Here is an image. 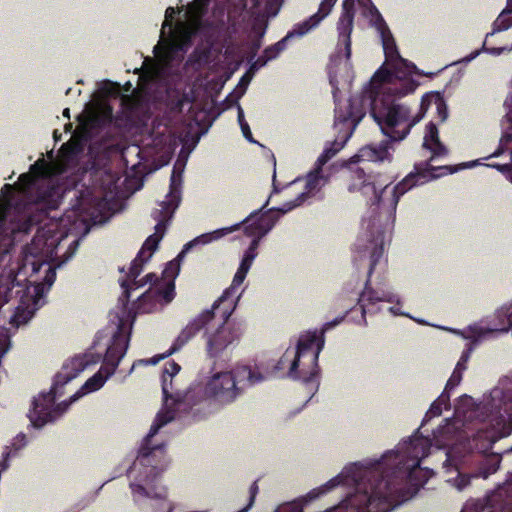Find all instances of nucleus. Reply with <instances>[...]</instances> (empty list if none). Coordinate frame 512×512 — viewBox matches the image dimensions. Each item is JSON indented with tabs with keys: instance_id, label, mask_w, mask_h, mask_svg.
<instances>
[{
	"instance_id": "f257e3e1",
	"label": "nucleus",
	"mask_w": 512,
	"mask_h": 512,
	"mask_svg": "<svg viewBox=\"0 0 512 512\" xmlns=\"http://www.w3.org/2000/svg\"><path fill=\"white\" fill-rule=\"evenodd\" d=\"M354 21L359 26L368 23L376 29L385 61L365 86L362 95L353 96L346 105L350 111L360 107L365 112L369 110L371 117L389 140L362 147L346 164L352 166L365 161L390 163L394 152L392 143L404 140L412 127L423 118V113L414 111L407 102L395 101L396 98L407 96L416 90V66L400 56L389 27L371 0H343L337 22V53L329 66V81L336 101L337 93L348 89L353 79L350 36Z\"/></svg>"
},
{
	"instance_id": "f03ea898",
	"label": "nucleus",
	"mask_w": 512,
	"mask_h": 512,
	"mask_svg": "<svg viewBox=\"0 0 512 512\" xmlns=\"http://www.w3.org/2000/svg\"><path fill=\"white\" fill-rule=\"evenodd\" d=\"M512 432V375L499 379L495 387L482 396L480 402L469 395L460 396L454 407L452 418L444 419L432 432V439L424 437L416 431L412 436L400 441L392 450H396L401 443L409 447L423 444V453H416L409 449L405 453L400 469H405L411 458L417 455V468L428 472V476L417 490L424 487L433 476L431 469L421 466L422 460L431 453L432 447L446 448L443 468L448 474L446 482L461 492L470 485V476L460 472V464L473 452L485 453L499 439L507 437Z\"/></svg>"
},
{
	"instance_id": "7ed1b4c3",
	"label": "nucleus",
	"mask_w": 512,
	"mask_h": 512,
	"mask_svg": "<svg viewBox=\"0 0 512 512\" xmlns=\"http://www.w3.org/2000/svg\"><path fill=\"white\" fill-rule=\"evenodd\" d=\"M179 364L166 362L161 376L163 406L141 446L138 456L127 468L129 487L133 499L145 512H185L182 505L166 498V489L159 483L160 474L167 468L169 458L163 444L153 441L159 430L168 423L180 419H192V401L187 399L189 388L183 384Z\"/></svg>"
},
{
	"instance_id": "20e7f679",
	"label": "nucleus",
	"mask_w": 512,
	"mask_h": 512,
	"mask_svg": "<svg viewBox=\"0 0 512 512\" xmlns=\"http://www.w3.org/2000/svg\"><path fill=\"white\" fill-rule=\"evenodd\" d=\"M423 149L431 154L429 162L418 163L414 171L408 174L397 185L378 184L377 176L366 175L360 168L351 169V184L348 189L350 192L359 191L363 196L372 201L380 210L379 216L369 220H363V229L365 230L358 239L357 247L370 252L371 267L379 262L384 253V246L388 236V230L394 221L398 201L402 195L417 185L427 183L436 179L444 173H453L448 166H433L430 162L441 158L447 154V149L439 141L438 129L433 123L426 126L424 135Z\"/></svg>"
},
{
	"instance_id": "39448f33",
	"label": "nucleus",
	"mask_w": 512,
	"mask_h": 512,
	"mask_svg": "<svg viewBox=\"0 0 512 512\" xmlns=\"http://www.w3.org/2000/svg\"><path fill=\"white\" fill-rule=\"evenodd\" d=\"M185 169V162L177 160L174 164L170 179L169 192L165 200L161 201L152 212V217L157 221L155 232L144 242L136 258L131 262L127 279L121 281L123 297L129 300L131 293L137 289L148 286L147 290L138 296L135 309L140 313H151L162 309L172 302L175 297L174 280L180 272V261L184 257L177 256L170 261L162 272L159 280L155 274L149 273L141 279L140 275L143 265L152 257L162 240L166 224L172 218L181 201L182 175Z\"/></svg>"
},
{
	"instance_id": "423d86ee",
	"label": "nucleus",
	"mask_w": 512,
	"mask_h": 512,
	"mask_svg": "<svg viewBox=\"0 0 512 512\" xmlns=\"http://www.w3.org/2000/svg\"><path fill=\"white\" fill-rule=\"evenodd\" d=\"M272 225L271 221L264 218L258 228H248L247 231L250 235H254V240L244 251L230 287L223 292L210 309L203 310L187 323L174 342V351L182 348L201 331L204 332L203 338L207 354L213 358L220 356L239 341L240 331L229 324L228 319L241 297L240 286L258 255L260 241L272 230Z\"/></svg>"
},
{
	"instance_id": "0eeeda50",
	"label": "nucleus",
	"mask_w": 512,
	"mask_h": 512,
	"mask_svg": "<svg viewBox=\"0 0 512 512\" xmlns=\"http://www.w3.org/2000/svg\"><path fill=\"white\" fill-rule=\"evenodd\" d=\"M265 377L247 365L230 369L214 367L189 387L187 399L192 401V419L207 417L218 408L234 403L244 389L262 382Z\"/></svg>"
},
{
	"instance_id": "6e6552de",
	"label": "nucleus",
	"mask_w": 512,
	"mask_h": 512,
	"mask_svg": "<svg viewBox=\"0 0 512 512\" xmlns=\"http://www.w3.org/2000/svg\"><path fill=\"white\" fill-rule=\"evenodd\" d=\"M88 355H80L67 360L56 374L49 392L40 393L34 398L28 418L35 428L56 421L68 409L69 401L57 402L67 391L74 380L89 365Z\"/></svg>"
},
{
	"instance_id": "1a4fd4ad",
	"label": "nucleus",
	"mask_w": 512,
	"mask_h": 512,
	"mask_svg": "<svg viewBox=\"0 0 512 512\" xmlns=\"http://www.w3.org/2000/svg\"><path fill=\"white\" fill-rule=\"evenodd\" d=\"M324 339L316 332L301 334L295 346H289L279 359L276 370L291 379L303 381L310 391L319 387V354Z\"/></svg>"
},
{
	"instance_id": "9d476101",
	"label": "nucleus",
	"mask_w": 512,
	"mask_h": 512,
	"mask_svg": "<svg viewBox=\"0 0 512 512\" xmlns=\"http://www.w3.org/2000/svg\"><path fill=\"white\" fill-rule=\"evenodd\" d=\"M134 319L135 315L126 312L125 309H123L121 316H117L116 330L113 332L111 341L106 349L102 366L79 390L71 395L70 403L77 401L84 395L98 391L114 374L121 359L127 352Z\"/></svg>"
},
{
	"instance_id": "9b49d317",
	"label": "nucleus",
	"mask_w": 512,
	"mask_h": 512,
	"mask_svg": "<svg viewBox=\"0 0 512 512\" xmlns=\"http://www.w3.org/2000/svg\"><path fill=\"white\" fill-rule=\"evenodd\" d=\"M335 103L334 126L338 132V136L333 143H330L324 148L321 155L317 158L315 165H317L318 168H323L324 165L344 147L358 123L365 115V109L363 107L350 111L346 103H341L338 98L337 101L335 100Z\"/></svg>"
},
{
	"instance_id": "f8f14e48",
	"label": "nucleus",
	"mask_w": 512,
	"mask_h": 512,
	"mask_svg": "<svg viewBox=\"0 0 512 512\" xmlns=\"http://www.w3.org/2000/svg\"><path fill=\"white\" fill-rule=\"evenodd\" d=\"M264 218H266V220H269L273 223L272 228L275 226V224L277 222V218H275L271 213L253 212L240 223H237V224H234V225H231L228 227L216 229L212 232L204 233V234L197 236L196 238H194L193 240H191L190 242H188L184 245L182 251L179 253V257H184L193 247H196L199 245H207L212 242L220 240L221 238L225 237L226 235L237 231L241 225L244 226V233L248 237L252 238V240H251V243H252L254 240V235H250L247 230H248V228H254V229L258 228L261 221Z\"/></svg>"
},
{
	"instance_id": "ddd939ff",
	"label": "nucleus",
	"mask_w": 512,
	"mask_h": 512,
	"mask_svg": "<svg viewBox=\"0 0 512 512\" xmlns=\"http://www.w3.org/2000/svg\"><path fill=\"white\" fill-rule=\"evenodd\" d=\"M172 131L167 125L157 124L151 134L144 140L143 149L138 150L143 160L159 161L161 165L168 163L174 149Z\"/></svg>"
},
{
	"instance_id": "4468645a",
	"label": "nucleus",
	"mask_w": 512,
	"mask_h": 512,
	"mask_svg": "<svg viewBox=\"0 0 512 512\" xmlns=\"http://www.w3.org/2000/svg\"><path fill=\"white\" fill-rule=\"evenodd\" d=\"M329 182V174L325 172V170L321 167L318 168L317 165L314 164V168L307 173L305 178L296 179L291 184V188H295L296 186L302 185L303 191H301L294 200L283 203L276 210L282 213H287L293 210L296 207L301 206L302 204L309 202L310 200L316 198L322 188Z\"/></svg>"
},
{
	"instance_id": "2eb2a0df",
	"label": "nucleus",
	"mask_w": 512,
	"mask_h": 512,
	"mask_svg": "<svg viewBox=\"0 0 512 512\" xmlns=\"http://www.w3.org/2000/svg\"><path fill=\"white\" fill-rule=\"evenodd\" d=\"M436 327L467 340V345H480L484 341L490 339L495 333H501L498 320H496L493 315L473 322L464 329H456L446 326Z\"/></svg>"
},
{
	"instance_id": "dca6fc26",
	"label": "nucleus",
	"mask_w": 512,
	"mask_h": 512,
	"mask_svg": "<svg viewBox=\"0 0 512 512\" xmlns=\"http://www.w3.org/2000/svg\"><path fill=\"white\" fill-rule=\"evenodd\" d=\"M499 157L508 158V162H504L502 164L491 163L485 165L491 168H495L501 173L505 174L507 179L512 183V131L509 130H507L506 132H502V135L499 140V145L493 153H491L487 157H483L468 162H463L452 171L456 172L461 169H471L478 165H484L483 161L485 160Z\"/></svg>"
},
{
	"instance_id": "f3484780",
	"label": "nucleus",
	"mask_w": 512,
	"mask_h": 512,
	"mask_svg": "<svg viewBox=\"0 0 512 512\" xmlns=\"http://www.w3.org/2000/svg\"><path fill=\"white\" fill-rule=\"evenodd\" d=\"M461 512H512V482L498 487L484 502H467Z\"/></svg>"
},
{
	"instance_id": "a211bd4d",
	"label": "nucleus",
	"mask_w": 512,
	"mask_h": 512,
	"mask_svg": "<svg viewBox=\"0 0 512 512\" xmlns=\"http://www.w3.org/2000/svg\"><path fill=\"white\" fill-rule=\"evenodd\" d=\"M378 303L388 304L386 310L393 316H405L414 319L403 310L404 303L396 293L391 291L377 292L370 288H365L359 297V304L363 314L375 312L373 306Z\"/></svg>"
},
{
	"instance_id": "6ab92c4d",
	"label": "nucleus",
	"mask_w": 512,
	"mask_h": 512,
	"mask_svg": "<svg viewBox=\"0 0 512 512\" xmlns=\"http://www.w3.org/2000/svg\"><path fill=\"white\" fill-rule=\"evenodd\" d=\"M84 129L91 133L94 129L105 127L112 121V108L104 100L88 102L80 115Z\"/></svg>"
},
{
	"instance_id": "aec40b11",
	"label": "nucleus",
	"mask_w": 512,
	"mask_h": 512,
	"mask_svg": "<svg viewBox=\"0 0 512 512\" xmlns=\"http://www.w3.org/2000/svg\"><path fill=\"white\" fill-rule=\"evenodd\" d=\"M336 1L337 0H323L320 4L318 12L312 15L310 18L295 24L292 30H290L286 34L285 40H288L289 42L294 38H301L308 34L311 30L317 27L324 18H326L330 14Z\"/></svg>"
},
{
	"instance_id": "412c9836",
	"label": "nucleus",
	"mask_w": 512,
	"mask_h": 512,
	"mask_svg": "<svg viewBox=\"0 0 512 512\" xmlns=\"http://www.w3.org/2000/svg\"><path fill=\"white\" fill-rule=\"evenodd\" d=\"M430 108H435L441 122H444L447 119V106L444 98L439 92H428L423 95L419 112L424 115Z\"/></svg>"
},
{
	"instance_id": "4be33fe9",
	"label": "nucleus",
	"mask_w": 512,
	"mask_h": 512,
	"mask_svg": "<svg viewBox=\"0 0 512 512\" xmlns=\"http://www.w3.org/2000/svg\"><path fill=\"white\" fill-rule=\"evenodd\" d=\"M493 317L498 320L501 333H507L512 330V300L501 305L493 313ZM512 376V372L504 377Z\"/></svg>"
},
{
	"instance_id": "5701e85b",
	"label": "nucleus",
	"mask_w": 512,
	"mask_h": 512,
	"mask_svg": "<svg viewBox=\"0 0 512 512\" xmlns=\"http://www.w3.org/2000/svg\"><path fill=\"white\" fill-rule=\"evenodd\" d=\"M450 407V393L442 392L441 395L431 404L429 410L426 412L422 425H425L432 418L438 417L444 410Z\"/></svg>"
},
{
	"instance_id": "b1692460",
	"label": "nucleus",
	"mask_w": 512,
	"mask_h": 512,
	"mask_svg": "<svg viewBox=\"0 0 512 512\" xmlns=\"http://www.w3.org/2000/svg\"><path fill=\"white\" fill-rule=\"evenodd\" d=\"M512 27V0H507V7L499 14L493 23V30L487 34L486 39L489 36L494 35L497 32L508 30Z\"/></svg>"
},
{
	"instance_id": "393cba45",
	"label": "nucleus",
	"mask_w": 512,
	"mask_h": 512,
	"mask_svg": "<svg viewBox=\"0 0 512 512\" xmlns=\"http://www.w3.org/2000/svg\"><path fill=\"white\" fill-rule=\"evenodd\" d=\"M504 115L501 120L502 132L512 131V93H508L504 103Z\"/></svg>"
},
{
	"instance_id": "a878e982",
	"label": "nucleus",
	"mask_w": 512,
	"mask_h": 512,
	"mask_svg": "<svg viewBox=\"0 0 512 512\" xmlns=\"http://www.w3.org/2000/svg\"><path fill=\"white\" fill-rule=\"evenodd\" d=\"M287 43L288 40H285V37L282 38L274 45L267 47L263 52V56L268 62L273 59H276L279 56V54L286 49Z\"/></svg>"
},
{
	"instance_id": "bb28decb",
	"label": "nucleus",
	"mask_w": 512,
	"mask_h": 512,
	"mask_svg": "<svg viewBox=\"0 0 512 512\" xmlns=\"http://www.w3.org/2000/svg\"><path fill=\"white\" fill-rule=\"evenodd\" d=\"M478 346L479 345H466V348L462 352L454 369L464 372L467 369V363L471 357V354Z\"/></svg>"
},
{
	"instance_id": "cd10ccee",
	"label": "nucleus",
	"mask_w": 512,
	"mask_h": 512,
	"mask_svg": "<svg viewBox=\"0 0 512 512\" xmlns=\"http://www.w3.org/2000/svg\"><path fill=\"white\" fill-rule=\"evenodd\" d=\"M112 146V143H108L106 141L101 143L99 146H96V142H93L89 147V153L93 158L100 159L102 155L108 153Z\"/></svg>"
},
{
	"instance_id": "c85d7f7f",
	"label": "nucleus",
	"mask_w": 512,
	"mask_h": 512,
	"mask_svg": "<svg viewBox=\"0 0 512 512\" xmlns=\"http://www.w3.org/2000/svg\"><path fill=\"white\" fill-rule=\"evenodd\" d=\"M253 77H254V74L251 73L249 70H247V72L241 77V79L235 89V94L238 98L242 97L245 94L246 89H247L248 85L250 84L251 80L253 79Z\"/></svg>"
},
{
	"instance_id": "c756f323",
	"label": "nucleus",
	"mask_w": 512,
	"mask_h": 512,
	"mask_svg": "<svg viewBox=\"0 0 512 512\" xmlns=\"http://www.w3.org/2000/svg\"><path fill=\"white\" fill-rule=\"evenodd\" d=\"M463 373L464 372H462V371L454 369L450 378L448 379V381L446 383V386H445V389L443 392L450 393L451 390H453L455 387H457L460 384V382L462 381Z\"/></svg>"
},
{
	"instance_id": "7c9ffc66",
	"label": "nucleus",
	"mask_w": 512,
	"mask_h": 512,
	"mask_svg": "<svg viewBox=\"0 0 512 512\" xmlns=\"http://www.w3.org/2000/svg\"><path fill=\"white\" fill-rule=\"evenodd\" d=\"M100 90L104 95L107 96L120 95L121 85L117 82L106 81L102 84Z\"/></svg>"
},
{
	"instance_id": "2f4dec72",
	"label": "nucleus",
	"mask_w": 512,
	"mask_h": 512,
	"mask_svg": "<svg viewBox=\"0 0 512 512\" xmlns=\"http://www.w3.org/2000/svg\"><path fill=\"white\" fill-rule=\"evenodd\" d=\"M165 357V355H156V356H153L149 359H139L137 361H135L131 367V369L129 370V373L128 374H131L135 368L139 367V366H147V365H156L158 364L163 358Z\"/></svg>"
},
{
	"instance_id": "473e14b6",
	"label": "nucleus",
	"mask_w": 512,
	"mask_h": 512,
	"mask_svg": "<svg viewBox=\"0 0 512 512\" xmlns=\"http://www.w3.org/2000/svg\"><path fill=\"white\" fill-rule=\"evenodd\" d=\"M511 50H512V46L510 48L509 47H491V48H488L484 44L482 49H481V52H485V53H488V54L493 55V56H499L502 53L509 52Z\"/></svg>"
},
{
	"instance_id": "72a5a7b5",
	"label": "nucleus",
	"mask_w": 512,
	"mask_h": 512,
	"mask_svg": "<svg viewBox=\"0 0 512 512\" xmlns=\"http://www.w3.org/2000/svg\"><path fill=\"white\" fill-rule=\"evenodd\" d=\"M268 61L265 59L263 55L258 57L254 62L250 64L249 71L255 75V73L262 67H264Z\"/></svg>"
},
{
	"instance_id": "f704fd0d",
	"label": "nucleus",
	"mask_w": 512,
	"mask_h": 512,
	"mask_svg": "<svg viewBox=\"0 0 512 512\" xmlns=\"http://www.w3.org/2000/svg\"><path fill=\"white\" fill-rule=\"evenodd\" d=\"M343 320V317H339V318H336L334 319L333 321L331 322H327L324 324L323 328H322V331L321 332H318V331H315L317 334H321L322 337L324 338V333L328 330H330L331 328L339 325Z\"/></svg>"
},
{
	"instance_id": "c9c22d12",
	"label": "nucleus",
	"mask_w": 512,
	"mask_h": 512,
	"mask_svg": "<svg viewBox=\"0 0 512 512\" xmlns=\"http://www.w3.org/2000/svg\"><path fill=\"white\" fill-rule=\"evenodd\" d=\"M240 128H241V131H242V134H243L244 138L247 141H249L250 143H257L253 139V137H252V133H251V130H250V127H249L248 123H243Z\"/></svg>"
},
{
	"instance_id": "e433bc0d",
	"label": "nucleus",
	"mask_w": 512,
	"mask_h": 512,
	"mask_svg": "<svg viewBox=\"0 0 512 512\" xmlns=\"http://www.w3.org/2000/svg\"><path fill=\"white\" fill-rule=\"evenodd\" d=\"M26 444H27V437L23 433L18 434L15 437L14 442H13V446L16 449H20L21 447L25 446Z\"/></svg>"
},
{
	"instance_id": "4c0bfd02",
	"label": "nucleus",
	"mask_w": 512,
	"mask_h": 512,
	"mask_svg": "<svg viewBox=\"0 0 512 512\" xmlns=\"http://www.w3.org/2000/svg\"><path fill=\"white\" fill-rule=\"evenodd\" d=\"M480 53H481V50L473 51L469 55L465 56L464 58L460 59L457 62H454L453 64L455 65L458 63H469V62L473 61Z\"/></svg>"
},
{
	"instance_id": "58836bf2",
	"label": "nucleus",
	"mask_w": 512,
	"mask_h": 512,
	"mask_svg": "<svg viewBox=\"0 0 512 512\" xmlns=\"http://www.w3.org/2000/svg\"><path fill=\"white\" fill-rule=\"evenodd\" d=\"M237 119H238V123L240 125V127L242 126L243 123H247L245 121V118H244V112L242 110L241 107H238V116H237Z\"/></svg>"
},
{
	"instance_id": "ea45409f",
	"label": "nucleus",
	"mask_w": 512,
	"mask_h": 512,
	"mask_svg": "<svg viewBox=\"0 0 512 512\" xmlns=\"http://www.w3.org/2000/svg\"><path fill=\"white\" fill-rule=\"evenodd\" d=\"M7 260H9V254H8V252L6 251V252H4L3 254H1V256H0V267H2V266H3V264H4Z\"/></svg>"
},
{
	"instance_id": "a19ab883",
	"label": "nucleus",
	"mask_w": 512,
	"mask_h": 512,
	"mask_svg": "<svg viewBox=\"0 0 512 512\" xmlns=\"http://www.w3.org/2000/svg\"><path fill=\"white\" fill-rule=\"evenodd\" d=\"M63 115H64L65 117H67V118H69V117H70V114H69V108L64 109V111H63Z\"/></svg>"
},
{
	"instance_id": "79ce46f5",
	"label": "nucleus",
	"mask_w": 512,
	"mask_h": 512,
	"mask_svg": "<svg viewBox=\"0 0 512 512\" xmlns=\"http://www.w3.org/2000/svg\"><path fill=\"white\" fill-rule=\"evenodd\" d=\"M414 320L420 324H426V322L424 320H420V319H414Z\"/></svg>"
},
{
	"instance_id": "37998d69",
	"label": "nucleus",
	"mask_w": 512,
	"mask_h": 512,
	"mask_svg": "<svg viewBox=\"0 0 512 512\" xmlns=\"http://www.w3.org/2000/svg\"><path fill=\"white\" fill-rule=\"evenodd\" d=\"M509 93H512V78H511V81H510V91Z\"/></svg>"
},
{
	"instance_id": "c03bdc74",
	"label": "nucleus",
	"mask_w": 512,
	"mask_h": 512,
	"mask_svg": "<svg viewBox=\"0 0 512 512\" xmlns=\"http://www.w3.org/2000/svg\"><path fill=\"white\" fill-rule=\"evenodd\" d=\"M75 93H76V95H80V94H81V90H80V89H77V90L75 91Z\"/></svg>"
},
{
	"instance_id": "a18cd8bd",
	"label": "nucleus",
	"mask_w": 512,
	"mask_h": 512,
	"mask_svg": "<svg viewBox=\"0 0 512 512\" xmlns=\"http://www.w3.org/2000/svg\"><path fill=\"white\" fill-rule=\"evenodd\" d=\"M72 92V88H69L67 91H66V94H70Z\"/></svg>"
}]
</instances>
